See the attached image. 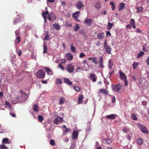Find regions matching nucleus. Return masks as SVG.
I'll return each instance as SVG.
<instances>
[{
  "label": "nucleus",
  "mask_w": 149,
  "mask_h": 149,
  "mask_svg": "<svg viewBox=\"0 0 149 149\" xmlns=\"http://www.w3.org/2000/svg\"><path fill=\"white\" fill-rule=\"evenodd\" d=\"M92 22V20L91 19H86L84 21V23L86 24L88 26H91Z\"/></svg>",
  "instance_id": "10"
},
{
  "label": "nucleus",
  "mask_w": 149,
  "mask_h": 149,
  "mask_svg": "<svg viewBox=\"0 0 149 149\" xmlns=\"http://www.w3.org/2000/svg\"><path fill=\"white\" fill-rule=\"evenodd\" d=\"M43 53L44 54L47 52V47L45 43H44L43 45Z\"/></svg>",
  "instance_id": "22"
},
{
  "label": "nucleus",
  "mask_w": 149,
  "mask_h": 149,
  "mask_svg": "<svg viewBox=\"0 0 149 149\" xmlns=\"http://www.w3.org/2000/svg\"><path fill=\"white\" fill-rule=\"evenodd\" d=\"M90 77V78L93 82H95L97 80V77H96V75L95 74L93 73L91 74Z\"/></svg>",
  "instance_id": "14"
},
{
  "label": "nucleus",
  "mask_w": 149,
  "mask_h": 149,
  "mask_svg": "<svg viewBox=\"0 0 149 149\" xmlns=\"http://www.w3.org/2000/svg\"><path fill=\"white\" fill-rule=\"evenodd\" d=\"M20 93V96L19 97V103L22 104L25 102L29 96V95L26 93L22 91L19 92Z\"/></svg>",
  "instance_id": "1"
},
{
  "label": "nucleus",
  "mask_w": 149,
  "mask_h": 149,
  "mask_svg": "<svg viewBox=\"0 0 149 149\" xmlns=\"http://www.w3.org/2000/svg\"><path fill=\"white\" fill-rule=\"evenodd\" d=\"M104 49L106 50V52L107 54H111V48L110 46L109 45H107V47L105 48Z\"/></svg>",
  "instance_id": "15"
},
{
  "label": "nucleus",
  "mask_w": 149,
  "mask_h": 149,
  "mask_svg": "<svg viewBox=\"0 0 149 149\" xmlns=\"http://www.w3.org/2000/svg\"><path fill=\"white\" fill-rule=\"evenodd\" d=\"M33 110L34 111H38V105L36 104H34L33 107Z\"/></svg>",
  "instance_id": "35"
},
{
  "label": "nucleus",
  "mask_w": 149,
  "mask_h": 149,
  "mask_svg": "<svg viewBox=\"0 0 149 149\" xmlns=\"http://www.w3.org/2000/svg\"><path fill=\"white\" fill-rule=\"evenodd\" d=\"M63 121V119L62 118L58 117L56 118L54 120V123L56 124H58L59 123H61Z\"/></svg>",
  "instance_id": "6"
},
{
  "label": "nucleus",
  "mask_w": 149,
  "mask_h": 149,
  "mask_svg": "<svg viewBox=\"0 0 149 149\" xmlns=\"http://www.w3.org/2000/svg\"><path fill=\"white\" fill-rule=\"evenodd\" d=\"M85 56V55L84 53H81L80 54L79 57L80 58H82V57L84 56Z\"/></svg>",
  "instance_id": "55"
},
{
  "label": "nucleus",
  "mask_w": 149,
  "mask_h": 149,
  "mask_svg": "<svg viewBox=\"0 0 149 149\" xmlns=\"http://www.w3.org/2000/svg\"><path fill=\"white\" fill-rule=\"evenodd\" d=\"M63 79L65 82L69 86H71L72 85V82L70 81L68 79L64 78Z\"/></svg>",
  "instance_id": "17"
},
{
  "label": "nucleus",
  "mask_w": 149,
  "mask_h": 149,
  "mask_svg": "<svg viewBox=\"0 0 149 149\" xmlns=\"http://www.w3.org/2000/svg\"><path fill=\"white\" fill-rule=\"evenodd\" d=\"M42 15L43 18L46 17V15L44 13V12L42 13Z\"/></svg>",
  "instance_id": "57"
},
{
  "label": "nucleus",
  "mask_w": 149,
  "mask_h": 149,
  "mask_svg": "<svg viewBox=\"0 0 149 149\" xmlns=\"http://www.w3.org/2000/svg\"><path fill=\"white\" fill-rule=\"evenodd\" d=\"M135 21L133 19H132L130 22L131 25H132L135 24Z\"/></svg>",
  "instance_id": "48"
},
{
  "label": "nucleus",
  "mask_w": 149,
  "mask_h": 149,
  "mask_svg": "<svg viewBox=\"0 0 149 149\" xmlns=\"http://www.w3.org/2000/svg\"><path fill=\"white\" fill-rule=\"evenodd\" d=\"M79 29V25L78 24H77L76 25V26H75V29H74V31H77Z\"/></svg>",
  "instance_id": "45"
},
{
  "label": "nucleus",
  "mask_w": 149,
  "mask_h": 149,
  "mask_svg": "<svg viewBox=\"0 0 149 149\" xmlns=\"http://www.w3.org/2000/svg\"><path fill=\"white\" fill-rule=\"evenodd\" d=\"M68 71L70 73L73 72L74 70V67L71 64H68L67 67Z\"/></svg>",
  "instance_id": "5"
},
{
  "label": "nucleus",
  "mask_w": 149,
  "mask_h": 149,
  "mask_svg": "<svg viewBox=\"0 0 149 149\" xmlns=\"http://www.w3.org/2000/svg\"><path fill=\"white\" fill-rule=\"evenodd\" d=\"M99 92L101 93H104L106 95L108 94V92L104 88L101 89L99 90Z\"/></svg>",
  "instance_id": "20"
},
{
  "label": "nucleus",
  "mask_w": 149,
  "mask_h": 149,
  "mask_svg": "<svg viewBox=\"0 0 149 149\" xmlns=\"http://www.w3.org/2000/svg\"><path fill=\"white\" fill-rule=\"evenodd\" d=\"M106 34L107 36H111V35L110 32L109 31H107Z\"/></svg>",
  "instance_id": "61"
},
{
  "label": "nucleus",
  "mask_w": 149,
  "mask_h": 149,
  "mask_svg": "<svg viewBox=\"0 0 149 149\" xmlns=\"http://www.w3.org/2000/svg\"><path fill=\"white\" fill-rule=\"evenodd\" d=\"M8 141V139L6 138L3 139L2 140V143H6Z\"/></svg>",
  "instance_id": "47"
},
{
  "label": "nucleus",
  "mask_w": 149,
  "mask_h": 149,
  "mask_svg": "<svg viewBox=\"0 0 149 149\" xmlns=\"http://www.w3.org/2000/svg\"><path fill=\"white\" fill-rule=\"evenodd\" d=\"M80 12L79 11H77L73 13L72 15V17L75 19H77V18L79 16V15L80 14Z\"/></svg>",
  "instance_id": "16"
},
{
  "label": "nucleus",
  "mask_w": 149,
  "mask_h": 149,
  "mask_svg": "<svg viewBox=\"0 0 149 149\" xmlns=\"http://www.w3.org/2000/svg\"><path fill=\"white\" fill-rule=\"evenodd\" d=\"M120 8H119L118 10L119 11H120L123 9V8L125 7V5L124 3H122L119 5Z\"/></svg>",
  "instance_id": "23"
},
{
  "label": "nucleus",
  "mask_w": 149,
  "mask_h": 149,
  "mask_svg": "<svg viewBox=\"0 0 149 149\" xmlns=\"http://www.w3.org/2000/svg\"><path fill=\"white\" fill-rule=\"evenodd\" d=\"M142 104L144 106H146L147 105V102L146 101H143L142 102Z\"/></svg>",
  "instance_id": "60"
},
{
  "label": "nucleus",
  "mask_w": 149,
  "mask_h": 149,
  "mask_svg": "<svg viewBox=\"0 0 149 149\" xmlns=\"http://www.w3.org/2000/svg\"><path fill=\"white\" fill-rule=\"evenodd\" d=\"M71 50L72 52H76L75 47L73 46H72L71 47Z\"/></svg>",
  "instance_id": "43"
},
{
  "label": "nucleus",
  "mask_w": 149,
  "mask_h": 149,
  "mask_svg": "<svg viewBox=\"0 0 149 149\" xmlns=\"http://www.w3.org/2000/svg\"><path fill=\"white\" fill-rule=\"evenodd\" d=\"M49 15L51 17L52 20H54L56 18V17L53 13H50V15Z\"/></svg>",
  "instance_id": "29"
},
{
  "label": "nucleus",
  "mask_w": 149,
  "mask_h": 149,
  "mask_svg": "<svg viewBox=\"0 0 149 149\" xmlns=\"http://www.w3.org/2000/svg\"><path fill=\"white\" fill-rule=\"evenodd\" d=\"M146 45H144L142 47V50L146 52H147L148 50L146 48Z\"/></svg>",
  "instance_id": "52"
},
{
  "label": "nucleus",
  "mask_w": 149,
  "mask_h": 149,
  "mask_svg": "<svg viewBox=\"0 0 149 149\" xmlns=\"http://www.w3.org/2000/svg\"><path fill=\"white\" fill-rule=\"evenodd\" d=\"M132 67L133 69H135L139 65V63L136 62L133 63L132 64Z\"/></svg>",
  "instance_id": "31"
},
{
  "label": "nucleus",
  "mask_w": 149,
  "mask_h": 149,
  "mask_svg": "<svg viewBox=\"0 0 149 149\" xmlns=\"http://www.w3.org/2000/svg\"><path fill=\"white\" fill-rule=\"evenodd\" d=\"M116 100L115 99V97L113 96L112 97V102H113V103L114 102L116 101Z\"/></svg>",
  "instance_id": "63"
},
{
  "label": "nucleus",
  "mask_w": 149,
  "mask_h": 149,
  "mask_svg": "<svg viewBox=\"0 0 149 149\" xmlns=\"http://www.w3.org/2000/svg\"><path fill=\"white\" fill-rule=\"evenodd\" d=\"M6 105L8 106L9 108H11V105L9 103L8 101H6L5 102Z\"/></svg>",
  "instance_id": "51"
},
{
  "label": "nucleus",
  "mask_w": 149,
  "mask_h": 149,
  "mask_svg": "<svg viewBox=\"0 0 149 149\" xmlns=\"http://www.w3.org/2000/svg\"><path fill=\"white\" fill-rule=\"evenodd\" d=\"M136 9L137 10V13H138L139 12H142L143 9V8L142 7H136Z\"/></svg>",
  "instance_id": "30"
},
{
  "label": "nucleus",
  "mask_w": 149,
  "mask_h": 149,
  "mask_svg": "<svg viewBox=\"0 0 149 149\" xmlns=\"http://www.w3.org/2000/svg\"><path fill=\"white\" fill-rule=\"evenodd\" d=\"M65 57L68 61H71L73 58V56L70 54L67 53L65 54Z\"/></svg>",
  "instance_id": "13"
},
{
  "label": "nucleus",
  "mask_w": 149,
  "mask_h": 149,
  "mask_svg": "<svg viewBox=\"0 0 149 149\" xmlns=\"http://www.w3.org/2000/svg\"><path fill=\"white\" fill-rule=\"evenodd\" d=\"M38 119L39 121L40 122H42L43 120V116L40 115L38 116Z\"/></svg>",
  "instance_id": "42"
},
{
  "label": "nucleus",
  "mask_w": 149,
  "mask_h": 149,
  "mask_svg": "<svg viewBox=\"0 0 149 149\" xmlns=\"http://www.w3.org/2000/svg\"><path fill=\"white\" fill-rule=\"evenodd\" d=\"M70 131V129L65 128V130L63 131V134L64 135H66L68 132Z\"/></svg>",
  "instance_id": "34"
},
{
  "label": "nucleus",
  "mask_w": 149,
  "mask_h": 149,
  "mask_svg": "<svg viewBox=\"0 0 149 149\" xmlns=\"http://www.w3.org/2000/svg\"><path fill=\"white\" fill-rule=\"evenodd\" d=\"M137 143L140 145L142 144L143 142L142 139L140 138L138 139L137 140Z\"/></svg>",
  "instance_id": "37"
},
{
  "label": "nucleus",
  "mask_w": 149,
  "mask_h": 149,
  "mask_svg": "<svg viewBox=\"0 0 149 149\" xmlns=\"http://www.w3.org/2000/svg\"><path fill=\"white\" fill-rule=\"evenodd\" d=\"M45 73L42 70H39L36 73V76L38 78L41 79L44 77Z\"/></svg>",
  "instance_id": "4"
},
{
  "label": "nucleus",
  "mask_w": 149,
  "mask_h": 149,
  "mask_svg": "<svg viewBox=\"0 0 149 149\" xmlns=\"http://www.w3.org/2000/svg\"><path fill=\"white\" fill-rule=\"evenodd\" d=\"M82 63L84 64H87L88 65V63L87 62V61L86 60H84L82 61Z\"/></svg>",
  "instance_id": "58"
},
{
  "label": "nucleus",
  "mask_w": 149,
  "mask_h": 149,
  "mask_svg": "<svg viewBox=\"0 0 149 149\" xmlns=\"http://www.w3.org/2000/svg\"><path fill=\"white\" fill-rule=\"evenodd\" d=\"M65 101V99L63 97H61L59 100V104L61 105L63 104Z\"/></svg>",
  "instance_id": "33"
},
{
  "label": "nucleus",
  "mask_w": 149,
  "mask_h": 149,
  "mask_svg": "<svg viewBox=\"0 0 149 149\" xmlns=\"http://www.w3.org/2000/svg\"><path fill=\"white\" fill-rule=\"evenodd\" d=\"M45 70L48 75H51L53 74V72L50 69L47 67H45Z\"/></svg>",
  "instance_id": "12"
},
{
  "label": "nucleus",
  "mask_w": 149,
  "mask_h": 149,
  "mask_svg": "<svg viewBox=\"0 0 149 149\" xmlns=\"http://www.w3.org/2000/svg\"><path fill=\"white\" fill-rule=\"evenodd\" d=\"M136 31L137 33H141V31L139 29H136Z\"/></svg>",
  "instance_id": "59"
},
{
  "label": "nucleus",
  "mask_w": 149,
  "mask_h": 149,
  "mask_svg": "<svg viewBox=\"0 0 149 149\" xmlns=\"http://www.w3.org/2000/svg\"><path fill=\"white\" fill-rule=\"evenodd\" d=\"M78 133L76 131L73 132L72 134V139H77Z\"/></svg>",
  "instance_id": "11"
},
{
  "label": "nucleus",
  "mask_w": 149,
  "mask_h": 149,
  "mask_svg": "<svg viewBox=\"0 0 149 149\" xmlns=\"http://www.w3.org/2000/svg\"><path fill=\"white\" fill-rule=\"evenodd\" d=\"M53 26L55 29L56 30H59L60 29V26L58 24H54L53 25Z\"/></svg>",
  "instance_id": "27"
},
{
  "label": "nucleus",
  "mask_w": 149,
  "mask_h": 149,
  "mask_svg": "<svg viewBox=\"0 0 149 149\" xmlns=\"http://www.w3.org/2000/svg\"><path fill=\"white\" fill-rule=\"evenodd\" d=\"M113 65V62L111 59H110L109 61L108 67L109 69H111Z\"/></svg>",
  "instance_id": "24"
},
{
  "label": "nucleus",
  "mask_w": 149,
  "mask_h": 149,
  "mask_svg": "<svg viewBox=\"0 0 149 149\" xmlns=\"http://www.w3.org/2000/svg\"><path fill=\"white\" fill-rule=\"evenodd\" d=\"M50 144L52 146H55V143L53 139L51 140L50 141Z\"/></svg>",
  "instance_id": "41"
},
{
  "label": "nucleus",
  "mask_w": 149,
  "mask_h": 149,
  "mask_svg": "<svg viewBox=\"0 0 149 149\" xmlns=\"http://www.w3.org/2000/svg\"><path fill=\"white\" fill-rule=\"evenodd\" d=\"M10 114L13 117H15L16 116V115L14 113H10Z\"/></svg>",
  "instance_id": "62"
},
{
  "label": "nucleus",
  "mask_w": 149,
  "mask_h": 149,
  "mask_svg": "<svg viewBox=\"0 0 149 149\" xmlns=\"http://www.w3.org/2000/svg\"><path fill=\"white\" fill-rule=\"evenodd\" d=\"M128 130V128L127 127H124L123 129V131L125 133H126Z\"/></svg>",
  "instance_id": "56"
},
{
  "label": "nucleus",
  "mask_w": 149,
  "mask_h": 149,
  "mask_svg": "<svg viewBox=\"0 0 149 149\" xmlns=\"http://www.w3.org/2000/svg\"><path fill=\"white\" fill-rule=\"evenodd\" d=\"M65 26H66L71 27L72 26V24L70 23H68V22H66L65 23Z\"/></svg>",
  "instance_id": "54"
},
{
  "label": "nucleus",
  "mask_w": 149,
  "mask_h": 149,
  "mask_svg": "<svg viewBox=\"0 0 149 149\" xmlns=\"http://www.w3.org/2000/svg\"><path fill=\"white\" fill-rule=\"evenodd\" d=\"M144 54V53L143 52L141 51L139 52L138 53L136 58H139L142 56Z\"/></svg>",
  "instance_id": "28"
},
{
  "label": "nucleus",
  "mask_w": 149,
  "mask_h": 149,
  "mask_svg": "<svg viewBox=\"0 0 149 149\" xmlns=\"http://www.w3.org/2000/svg\"><path fill=\"white\" fill-rule=\"evenodd\" d=\"M74 89L75 91L77 92H79L80 90V88L77 86H75L74 87Z\"/></svg>",
  "instance_id": "40"
},
{
  "label": "nucleus",
  "mask_w": 149,
  "mask_h": 149,
  "mask_svg": "<svg viewBox=\"0 0 149 149\" xmlns=\"http://www.w3.org/2000/svg\"><path fill=\"white\" fill-rule=\"evenodd\" d=\"M138 127L140 128L141 131L144 134H148V132L147 128L144 125L139 123L137 124Z\"/></svg>",
  "instance_id": "3"
},
{
  "label": "nucleus",
  "mask_w": 149,
  "mask_h": 149,
  "mask_svg": "<svg viewBox=\"0 0 149 149\" xmlns=\"http://www.w3.org/2000/svg\"><path fill=\"white\" fill-rule=\"evenodd\" d=\"M117 116V115L116 114H111L106 116V117L108 119H114Z\"/></svg>",
  "instance_id": "8"
},
{
  "label": "nucleus",
  "mask_w": 149,
  "mask_h": 149,
  "mask_svg": "<svg viewBox=\"0 0 149 149\" xmlns=\"http://www.w3.org/2000/svg\"><path fill=\"white\" fill-rule=\"evenodd\" d=\"M105 141L107 144H110L112 142V140L111 139H105Z\"/></svg>",
  "instance_id": "36"
},
{
  "label": "nucleus",
  "mask_w": 149,
  "mask_h": 149,
  "mask_svg": "<svg viewBox=\"0 0 149 149\" xmlns=\"http://www.w3.org/2000/svg\"><path fill=\"white\" fill-rule=\"evenodd\" d=\"M146 63L147 64L149 65V57H148L146 60Z\"/></svg>",
  "instance_id": "64"
},
{
  "label": "nucleus",
  "mask_w": 149,
  "mask_h": 149,
  "mask_svg": "<svg viewBox=\"0 0 149 149\" xmlns=\"http://www.w3.org/2000/svg\"><path fill=\"white\" fill-rule=\"evenodd\" d=\"M49 37L48 33L46 34L45 36V40H48L49 39Z\"/></svg>",
  "instance_id": "50"
},
{
  "label": "nucleus",
  "mask_w": 149,
  "mask_h": 149,
  "mask_svg": "<svg viewBox=\"0 0 149 149\" xmlns=\"http://www.w3.org/2000/svg\"><path fill=\"white\" fill-rule=\"evenodd\" d=\"M62 83L61 80L59 79H57L56 81V83L57 84H61Z\"/></svg>",
  "instance_id": "49"
},
{
  "label": "nucleus",
  "mask_w": 149,
  "mask_h": 149,
  "mask_svg": "<svg viewBox=\"0 0 149 149\" xmlns=\"http://www.w3.org/2000/svg\"><path fill=\"white\" fill-rule=\"evenodd\" d=\"M8 147L4 144H2L0 146L1 149H7Z\"/></svg>",
  "instance_id": "39"
},
{
  "label": "nucleus",
  "mask_w": 149,
  "mask_h": 149,
  "mask_svg": "<svg viewBox=\"0 0 149 149\" xmlns=\"http://www.w3.org/2000/svg\"><path fill=\"white\" fill-rule=\"evenodd\" d=\"M131 117L134 120H137V118L135 114L134 113L131 115Z\"/></svg>",
  "instance_id": "38"
},
{
  "label": "nucleus",
  "mask_w": 149,
  "mask_h": 149,
  "mask_svg": "<svg viewBox=\"0 0 149 149\" xmlns=\"http://www.w3.org/2000/svg\"><path fill=\"white\" fill-rule=\"evenodd\" d=\"M83 99V95H80L79 96L78 100V104H80L81 103Z\"/></svg>",
  "instance_id": "18"
},
{
  "label": "nucleus",
  "mask_w": 149,
  "mask_h": 149,
  "mask_svg": "<svg viewBox=\"0 0 149 149\" xmlns=\"http://www.w3.org/2000/svg\"><path fill=\"white\" fill-rule=\"evenodd\" d=\"M113 26V23H110L109 22H108V25L107 26V29L109 30H110L112 28Z\"/></svg>",
  "instance_id": "26"
},
{
  "label": "nucleus",
  "mask_w": 149,
  "mask_h": 149,
  "mask_svg": "<svg viewBox=\"0 0 149 149\" xmlns=\"http://www.w3.org/2000/svg\"><path fill=\"white\" fill-rule=\"evenodd\" d=\"M92 59V62L95 64H97L98 61L96 60V57H92L90 58H88V60Z\"/></svg>",
  "instance_id": "25"
},
{
  "label": "nucleus",
  "mask_w": 149,
  "mask_h": 149,
  "mask_svg": "<svg viewBox=\"0 0 149 149\" xmlns=\"http://www.w3.org/2000/svg\"><path fill=\"white\" fill-rule=\"evenodd\" d=\"M121 88V87L119 84L114 85L112 86V89L114 91H119Z\"/></svg>",
  "instance_id": "7"
},
{
  "label": "nucleus",
  "mask_w": 149,
  "mask_h": 149,
  "mask_svg": "<svg viewBox=\"0 0 149 149\" xmlns=\"http://www.w3.org/2000/svg\"><path fill=\"white\" fill-rule=\"evenodd\" d=\"M58 68H61L62 70H64V67H63L61 64H59L58 65Z\"/></svg>",
  "instance_id": "53"
},
{
  "label": "nucleus",
  "mask_w": 149,
  "mask_h": 149,
  "mask_svg": "<svg viewBox=\"0 0 149 149\" xmlns=\"http://www.w3.org/2000/svg\"><path fill=\"white\" fill-rule=\"evenodd\" d=\"M95 6V8L98 9H100V4L99 3H96Z\"/></svg>",
  "instance_id": "46"
},
{
  "label": "nucleus",
  "mask_w": 149,
  "mask_h": 149,
  "mask_svg": "<svg viewBox=\"0 0 149 149\" xmlns=\"http://www.w3.org/2000/svg\"><path fill=\"white\" fill-rule=\"evenodd\" d=\"M76 6L77 9H80L84 6V5L81 1H79L76 4Z\"/></svg>",
  "instance_id": "9"
},
{
  "label": "nucleus",
  "mask_w": 149,
  "mask_h": 149,
  "mask_svg": "<svg viewBox=\"0 0 149 149\" xmlns=\"http://www.w3.org/2000/svg\"><path fill=\"white\" fill-rule=\"evenodd\" d=\"M119 72L120 75V77L121 80H123L124 81L125 86H127L128 85V84L126 75L121 70H120L119 71Z\"/></svg>",
  "instance_id": "2"
},
{
  "label": "nucleus",
  "mask_w": 149,
  "mask_h": 149,
  "mask_svg": "<svg viewBox=\"0 0 149 149\" xmlns=\"http://www.w3.org/2000/svg\"><path fill=\"white\" fill-rule=\"evenodd\" d=\"M103 33H98L97 36L98 39L101 40L103 38H104V35Z\"/></svg>",
  "instance_id": "21"
},
{
  "label": "nucleus",
  "mask_w": 149,
  "mask_h": 149,
  "mask_svg": "<svg viewBox=\"0 0 149 149\" xmlns=\"http://www.w3.org/2000/svg\"><path fill=\"white\" fill-rule=\"evenodd\" d=\"M103 58L102 57H100V65L99 66L100 68H104V66L103 65Z\"/></svg>",
  "instance_id": "19"
},
{
  "label": "nucleus",
  "mask_w": 149,
  "mask_h": 149,
  "mask_svg": "<svg viewBox=\"0 0 149 149\" xmlns=\"http://www.w3.org/2000/svg\"><path fill=\"white\" fill-rule=\"evenodd\" d=\"M75 146V144L74 143H72L70 145L69 149H74Z\"/></svg>",
  "instance_id": "44"
},
{
  "label": "nucleus",
  "mask_w": 149,
  "mask_h": 149,
  "mask_svg": "<svg viewBox=\"0 0 149 149\" xmlns=\"http://www.w3.org/2000/svg\"><path fill=\"white\" fill-rule=\"evenodd\" d=\"M16 35L17 36V39L16 40L15 42V45H16L17 44H18L19 42V36L18 35V31H16L15 32Z\"/></svg>",
  "instance_id": "32"
}]
</instances>
